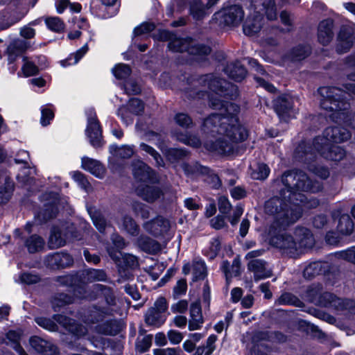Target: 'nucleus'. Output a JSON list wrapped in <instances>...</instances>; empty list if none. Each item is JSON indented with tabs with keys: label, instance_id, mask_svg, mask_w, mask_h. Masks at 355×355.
<instances>
[{
	"label": "nucleus",
	"instance_id": "603ef678",
	"mask_svg": "<svg viewBox=\"0 0 355 355\" xmlns=\"http://www.w3.org/2000/svg\"><path fill=\"white\" fill-rule=\"evenodd\" d=\"M20 281L26 285H33L40 283L42 280L40 275L37 273L31 272H23L19 276Z\"/></svg>",
	"mask_w": 355,
	"mask_h": 355
},
{
	"label": "nucleus",
	"instance_id": "c85d7f7f",
	"mask_svg": "<svg viewBox=\"0 0 355 355\" xmlns=\"http://www.w3.org/2000/svg\"><path fill=\"white\" fill-rule=\"evenodd\" d=\"M333 20L327 19L322 21L318 26V37L319 42L323 44H329L333 37Z\"/></svg>",
	"mask_w": 355,
	"mask_h": 355
},
{
	"label": "nucleus",
	"instance_id": "c756f323",
	"mask_svg": "<svg viewBox=\"0 0 355 355\" xmlns=\"http://www.w3.org/2000/svg\"><path fill=\"white\" fill-rule=\"evenodd\" d=\"M225 73L228 77L235 82L241 83L245 78L248 71L239 62L227 65L225 69Z\"/></svg>",
	"mask_w": 355,
	"mask_h": 355
},
{
	"label": "nucleus",
	"instance_id": "bb28decb",
	"mask_svg": "<svg viewBox=\"0 0 355 355\" xmlns=\"http://www.w3.org/2000/svg\"><path fill=\"white\" fill-rule=\"evenodd\" d=\"M162 153L171 164H177L190 155V151L184 148L168 147L162 150Z\"/></svg>",
	"mask_w": 355,
	"mask_h": 355
},
{
	"label": "nucleus",
	"instance_id": "37998d69",
	"mask_svg": "<svg viewBox=\"0 0 355 355\" xmlns=\"http://www.w3.org/2000/svg\"><path fill=\"white\" fill-rule=\"evenodd\" d=\"M65 330L71 334L76 340L80 339L86 333L85 327L73 318L65 327Z\"/></svg>",
	"mask_w": 355,
	"mask_h": 355
},
{
	"label": "nucleus",
	"instance_id": "f257e3e1",
	"mask_svg": "<svg viewBox=\"0 0 355 355\" xmlns=\"http://www.w3.org/2000/svg\"><path fill=\"white\" fill-rule=\"evenodd\" d=\"M284 188L279 198L270 203L275 204V222L270 230V245L288 250L290 253L302 248H310L314 244V239L309 230L305 228L297 229L295 240L282 233L288 225L295 223L302 216L303 207L311 209L318 205V200L310 199L303 192H318L321 188L319 182H312L302 171L286 172L282 178Z\"/></svg>",
	"mask_w": 355,
	"mask_h": 355
},
{
	"label": "nucleus",
	"instance_id": "f8f14e48",
	"mask_svg": "<svg viewBox=\"0 0 355 355\" xmlns=\"http://www.w3.org/2000/svg\"><path fill=\"white\" fill-rule=\"evenodd\" d=\"M318 304L323 306H332L337 310H347L355 314V301L338 298L331 293H322L318 299Z\"/></svg>",
	"mask_w": 355,
	"mask_h": 355
},
{
	"label": "nucleus",
	"instance_id": "c03bdc74",
	"mask_svg": "<svg viewBox=\"0 0 355 355\" xmlns=\"http://www.w3.org/2000/svg\"><path fill=\"white\" fill-rule=\"evenodd\" d=\"M35 322L39 327L50 332H57L59 329L58 324L52 318L39 316L35 318Z\"/></svg>",
	"mask_w": 355,
	"mask_h": 355
},
{
	"label": "nucleus",
	"instance_id": "c9c22d12",
	"mask_svg": "<svg viewBox=\"0 0 355 355\" xmlns=\"http://www.w3.org/2000/svg\"><path fill=\"white\" fill-rule=\"evenodd\" d=\"M15 189V183L9 177L5 178V182L0 187V205H6L12 198Z\"/></svg>",
	"mask_w": 355,
	"mask_h": 355
},
{
	"label": "nucleus",
	"instance_id": "0eeeda50",
	"mask_svg": "<svg viewBox=\"0 0 355 355\" xmlns=\"http://www.w3.org/2000/svg\"><path fill=\"white\" fill-rule=\"evenodd\" d=\"M87 126L85 135L88 137L90 145L95 148H101L104 141L103 139V128L98 120L94 107H91L85 110Z\"/></svg>",
	"mask_w": 355,
	"mask_h": 355
},
{
	"label": "nucleus",
	"instance_id": "6ab92c4d",
	"mask_svg": "<svg viewBox=\"0 0 355 355\" xmlns=\"http://www.w3.org/2000/svg\"><path fill=\"white\" fill-rule=\"evenodd\" d=\"M354 40V33L352 28L343 27L338 37L336 50L340 53H343L349 50Z\"/></svg>",
	"mask_w": 355,
	"mask_h": 355
},
{
	"label": "nucleus",
	"instance_id": "6e6552de",
	"mask_svg": "<svg viewBox=\"0 0 355 355\" xmlns=\"http://www.w3.org/2000/svg\"><path fill=\"white\" fill-rule=\"evenodd\" d=\"M207 85L211 92L227 100H235L239 96L238 87L224 78H211L209 74Z\"/></svg>",
	"mask_w": 355,
	"mask_h": 355
},
{
	"label": "nucleus",
	"instance_id": "473e14b6",
	"mask_svg": "<svg viewBox=\"0 0 355 355\" xmlns=\"http://www.w3.org/2000/svg\"><path fill=\"white\" fill-rule=\"evenodd\" d=\"M190 44L191 42L187 38L177 37L175 34V37H173V40L168 43L167 48L173 53L187 52L188 53Z\"/></svg>",
	"mask_w": 355,
	"mask_h": 355
},
{
	"label": "nucleus",
	"instance_id": "6e6d98bb",
	"mask_svg": "<svg viewBox=\"0 0 355 355\" xmlns=\"http://www.w3.org/2000/svg\"><path fill=\"white\" fill-rule=\"evenodd\" d=\"M87 276L89 282H104L107 279V274L103 269H89L87 272Z\"/></svg>",
	"mask_w": 355,
	"mask_h": 355
},
{
	"label": "nucleus",
	"instance_id": "f3484780",
	"mask_svg": "<svg viewBox=\"0 0 355 355\" xmlns=\"http://www.w3.org/2000/svg\"><path fill=\"white\" fill-rule=\"evenodd\" d=\"M250 355H266V331H253L250 338Z\"/></svg>",
	"mask_w": 355,
	"mask_h": 355
},
{
	"label": "nucleus",
	"instance_id": "5fc2aeb1",
	"mask_svg": "<svg viewBox=\"0 0 355 355\" xmlns=\"http://www.w3.org/2000/svg\"><path fill=\"white\" fill-rule=\"evenodd\" d=\"M17 20L10 19V12L6 10L0 11V32L9 28L17 23Z\"/></svg>",
	"mask_w": 355,
	"mask_h": 355
},
{
	"label": "nucleus",
	"instance_id": "2eb2a0df",
	"mask_svg": "<svg viewBox=\"0 0 355 355\" xmlns=\"http://www.w3.org/2000/svg\"><path fill=\"white\" fill-rule=\"evenodd\" d=\"M274 109L280 120L284 121L294 118L297 113L293 109L291 98L286 95L282 96L275 101Z\"/></svg>",
	"mask_w": 355,
	"mask_h": 355
},
{
	"label": "nucleus",
	"instance_id": "72a5a7b5",
	"mask_svg": "<svg viewBox=\"0 0 355 355\" xmlns=\"http://www.w3.org/2000/svg\"><path fill=\"white\" fill-rule=\"evenodd\" d=\"M24 244L30 254H35L44 249L45 241L41 236L34 234L26 239Z\"/></svg>",
	"mask_w": 355,
	"mask_h": 355
},
{
	"label": "nucleus",
	"instance_id": "052dcab7",
	"mask_svg": "<svg viewBox=\"0 0 355 355\" xmlns=\"http://www.w3.org/2000/svg\"><path fill=\"white\" fill-rule=\"evenodd\" d=\"M111 148H114V150H118L117 155L122 159H129L135 153L133 147L128 145H123L119 148L116 145L111 146Z\"/></svg>",
	"mask_w": 355,
	"mask_h": 355
},
{
	"label": "nucleus",
	"instance_id": "393cba45",
	"mask_svg": "<svg viewBox=\"0 0 355 355\" xmlns=\"http://www.w3.org/2000/svg\"><path fill=\"white\" fill-rule=\"evenodd\" d=\"M123 328L120 320L109 319L96 326L97 331L105 336H116L119 334Z\"/></svg>",
	"mask_w": 355,
	"mask_h": 355
},
{
	"label": "nucleus",
	"instance_id": "13d9d810",
	"mask_svg": "<svg viewBox=\"0 0 355 355\" xmlns=\"http://www.w3.org/2000/svg\"><path fill=\"white\" fill-rule=\"evenodd\" d=\"M55 113L51 107H42L41 110L40 123L42 126H46L54 119Z\"/></svg>",
	"mask_w": 355,
	"mask_h": 355
},
{
	"label": "nucleus",
	"instance_id": "423d86ee",
	"mask_svg": "<svg viewBox=\"0 0 355 355\" xmlns=\"http://www.w3.org/2000/svg\"><path fill=\"white\" fill-rule=\"evenodd\" d=\"M244 16L241 5L228 3L213 15L212 19L222 28L237 27L244 19Z\"/></svg>",
	"mask_w": 355,
	"mask_h": 355
},
{
	"label": "nucleus",
	"instance_id": "0e129e2a",
	"mask_svg": "<svg viewBox=\"0 0 355 355\" xmlns=\"http://www.w3.org/2000/svg\"><path fill=\"white\" fill-rule=\"evenodd\" d=\"M133 210L137 214H139L144 220L148 219L150 217L149 207L142 202H136L133 205Z\"/></svg>",
	"mask_w": 355,
	"mask_h": 355
},
{
	"label": "nucleus",
	"instance_id": "ea45409f",
	"mask_svg": "<svg viewBox=\"0 0 355 355\" xmlns=\"http://www.w3.org/2000/svg\"><path fill=\"white\" fill-rule=\"evenodd\" d=\"M310 54V47L306 45H299L293 48L286 56V59L292 62L300 61Z\"/></svg>",
	"mask_w": 355,
	"mask_h": 355
},
{
	"label": "nucleus",
	"instance_id": "79ce46f5",
	"mask_svg": "<svg viewBox=\"0 0 355 355\" xmlns=\"http://www.w3.org/2000/svg\"><path fill=\"white\" fill-rule=\"evenodd\" d=\"M44 22L47 28L52 32L62 33L65 30V24L59 17H46Z\"/></svg>",
	"mask_w": 355,
	"mask_h": 355
},
{
	"label": "nucleus",
	"instance_id": "09e8293b",
	"mask_svg": "<svg viewBox=\"0 0 355 355\" xmlns=\"http://www.w3.org/2000/svg\"><path fill=\"white\" fill-rule=\"evenodd\" d=\"M354 229V223L348 215H343L339 219L338 230L343 234H349Z\"/></svg>",
	"mask_w": 355,
	"mask_h": 355
},
{
	"label": "nucleus",
	"instance_id": "de8ad7c7",
	"mask_svg": "<svg viewBox=\"0 0 355 355\" xmlns=\"http://www.w3.org/2000/svg\"><path fill=\"white\" fill-rule=\"evenodd\" d=\"M221 249V241L219 237H215L210 241L209 252L202 250V254L208 257L209 260L214 259Z\"/></svg>",
	"mask_w": 355,
	"mask_h": 355
},
{
	"label": "nucleus",
	"instance_id": "39448f33",
	"mask_svg": "<svg viewBox=\"0 0 355 355\" xmlns=\"http://www.w3.org/2000/svg\"><path fill=\"white\" fill-rule=\"evenodd\" d=\"M316 152L325 159L335 162L341 160L345 156L344 150L338 146L332 145L331 143L326 145L324 142L320 141V144H317L313 141L311 146L302 144L297 148V156L303 159V155L300 153L304 154L305 162L315 156Z\"/></svg>",
	"mask_w": 355,
	"mask_h": 355
},
{
	"label": "nucleus",
	"instance_id": "2f4dec72",
	"mask_svg": "<svg viewBox=\"0 0 355 355\" xmlns=\"http://www.w3.org/2000/svg\"><path fill=\"white\" fill-rule=\"evenodd\" d=\"M208 275L207 267L205 261L201 257L193 260V282L204 280Z\"/></svg>",
	"mask_w": 355,
	"mask_h": 355
},
{
	"label": "nucleus",
	"instance_id": "dca6fc26",
	"mask_svg": "<svg viewBox=\"0 0 355 355\" xmlns=\"http://www.w3.org/2000/svg\"><path fill=\"white\" fill-rule=\"evenodd\" d=\"M31 346L42 355H58V347L50 341L37 336H31L29 339Z\"/></svg>",
	"mask_w": 355,
	"mask_h": 355
},
{
	"label": "nucleus",
	"instance_id": "bf43d9fd",
	"mask_svg": "<svg viewBox=\"0 0 355 355\" xmlns=\"http://www.w3.org/2000/svg\"><path fill=\"white\" fill-rule=\"evenodd\" d=\"M229 218V216L218 214L210 220V226L216 230H220L227 227V225L225 223V218Z\"/></svg>",
	"mask_w": 355,
	"mask_h": 355
},
{
	"label": "nucleus",
	"instance_id": "69168bd1",
	"mask_svg": "<svg viewBox=\"0 0 355 355\" xmlns=\"http://www.w3.org/2000/svg\"><path fill=\"white\" fill-rule=\"evenodd\" d=\"M153 340V335L148 334L144 336L139 344H137L136 347L140 353H145L149 351Z\"/></svg>",
	"mask_w": 355,
	"mask_h": 355
},
{
	"label": "nucleus",
	"instance_id": "412c9836",
	"mask_svg": "<svg viewBox=\"0 0 355 355\" xmlns=\"http://www.w3.org/2000/svg\"><path fill=\"white\" fill-rule=\"evenodd\" d=\"M224 137L222 136L215 140H206L203 144V148L211 153L226 155L230 148L229 141Z\"/></svg>",
	"mask_w": 355,
	"mask_h": 355
},
{
	"label": "nucleus",
	"instance_id": "a211bd4d",
	"mask_svg": "<svg viewBox=\"0 0 355 355\" xmlns=\"http://www.w3.org/2000/svg\"><path fill=\"white\" fill-rule=\"evenodd\" d=\"M145 110L144 102L137 97H132L129 99L127 107H120L117 110V116L124 119L128 112L136 116H141Z\"/></svg>",
	"mask_w": 355,
	"mask_h": 355
},
{
	"label": "nucleus",
	"instance_id": "cd10ccee",
	"mask_svg": "<svg viewBox=\"0 0 355 355\" xmlns=\"http://www.w3.org/2000/svg\"><path fill=\"white\" fill-rule=\"evenodd\" d=\"M166 320V317L153 307H150L144 314L146 324L153 328L161 327Z\"/></svg>",
	"mask_w": 355,
	"mask_h": 355
},
{
	"label": "nucleus",
	"instance_id": "3c124183",
	"mask_svg": "<svg viewBox=\"0 0 355 355\" xmlns=\"http://www.w3.org/2000/svg\"><path fill=\"white\" fill-rule=\"evenodd\" d=\"M156 28L155 24L151 21L142 22L133 29V36L138 37L143 34L150 33Z\"/></svg>",
	"mask_w": 355,
	"mask_h": 355
},
{
	"label": "nucleus",
	"instance_id": "4d7b16f0",
	"mask_svg": "<svg viewBox=\"0 0 355 355\" xmlns=\"http://www.w3.org/2000/svg\"><path fill=\"white\" fill-rule=\"evenodd\" d=\"M154 40L158 42H171L173 37H175V33L167 29H159L156 34L153 35Z\"/></svg>",
	"mask_w": 355,
	"mask_h": 355
},
{
	"label": "nucleus",
	"instance_id": "f704fd0d",
	"mask_svg": "<svg viewBox=\"0 0 355 355\" xmlns=\"http://www.w3.org/2000/svg\"><path fill=\"white\" fill-rule=\"evenodd\" d=\"M139 243L141 249L149 254L155 255L161 250L160 243L149 236L140 239Z\"/></svg>",
	"mask_w": 355,
	"mask_h": 355
},
{
	"label": "nucleus",
	"instance_id": "680f3d73",
	"mask_svg": "<svg viewBox=\"0 0 355 355\" xmlns=\"http://www.w3.org/2000/svg\"><path fill=\"white\" fill-rule=\"evenodd\" d=\"M187 291V279L182 278L178 280L176 285L174 286L173 290V294L175 297H178L182 295H184Z\"/></svg>",
	"mask_w": 355,
	"mask_h": 355
},
{
	"label": "nucleus",
	"instance_id": "7ed1b4c3",
	"mask_svg": "<svg viewBox=\"0 0 355 355\" xmlns=\"http://www.w3.org/2000/svg\"><path fill=\"white\" fill-rule=\"evenodd\" d=\"M345 91L337 87H322L318 89L321 107L331 113L329 117L336 122L345 121V123L355 130V114L348 116L345 110L349 104L343 92L348 95H355V83L343 85Z\"/></svg>",
	"mask_w": 355,
	"mask_h": 355
},
{
	"label": "nucleus",
	"instance_id": "a19ab883",
	"mask_svg": "<svg viewBox=\"0 0 355 355\" xmlns=\"http://www.w3.org/2000/svg\"><path fill=\"white\" fill-rule=\"evenodd\" d=\"M132 69L129 64L125 63H118L114 65L112 69L114 76L119 80H125L130 76Z\"/></svg>",
	"mask_w": 355,
	"mask_h": 355
},
{
	"label": "nucleus",
	"instance_id": "e2e57ef3",
	"mask_svg": "<svg viewBox=\"0 0 355 355\" xmlns=\"http://www.w3.org/2000/svg\"><path fill=\"white\" fill-rule=\"evenodd\" d=\"M321 271V263L314 262L306 266L304 270L305 277L311 278L312 277L320 274Z\"/></svg>",
	"mask_w": 355,
	"mask_h": 355
},
{
	"label": "nucleus",
	"instance_id": "1a4fd4ad",
	"mask_svg": "<svg viewBox=\"0 0 355 355\" xmlns=\"http://www.w3.org/2000/svg\"><path fill=\"white\" fill-rule=\"evenodd\" d=\"M45 200H50L44 203L43 207L35 214V218L40 224H44L57 217L59 213L58 205L60 200V195L55 191H49L44 194Z\"/></svg>",
	"mask_w": 355,
	"mask_h": 355
},
{
	"label": "nucleus",
	"instance_id": "5701e85b",
	"mask_svg": "<svg viewBox=\"0 0 355 355\" xmlns=\"http://www.w3.org/2000/svg\"><path fill=\"white\" fill-rule=\"evenodd\" d=\"M212 10L201 0H193L189 3V12L196 21H202L211 13Z\"/></svg>",
	"mask_w": 355,
	"mask_h": 355
},
{
	"label": "nucleus",
	"instance_id": "b1692460",
	"mask_svg": "<svg viewBox=\"0 0 355 355\" xmlns=\"http://www.w3.org/2000/svg\"><path fill=\"white\" fill-rule=\"evenodd\" d=\"M81 167L98 178H102L105 173V168L100 161L88 157L82 158Z\"/></svg>",
	"mask_w": 355,
	"mask_h": 355
},
{
	"label": "nucleus",
	"instance_id": "7c9ffc66",
	"mask_svg": "<svg viewBox=\"0 0 355 355\" xmlns=\"http://www.w3.org/2000/svg\"><path fill=\"white\" fill-rule=\"evenodd\" d=\"M266 262L261 259H252L248 263V269L253 272L254 280L257 282L266 278Z\"/></svg>",
	"mask_w": 355,
	"mask_h": 355
},
{
	"label": "nucleus",
	"instance_id": "9b49d317",
	"mask_svg": "<svg viewBox=\"0 0 355 355\" xmlns=\"http://www.w3.org/2000/svg\"><path fill=\"white\" fill-rule=\"evenodd\" d=\"M73 256L67 250H62L46 255L44 263L51 270H60L68 268L73 265Z\"/></svg>",
	"mask_w": 355,
	"mask_h": 355
},
{
	"label": "nucleus",
	"instance_id": "8fccbe9b",
	"mask_svg": "<svg viewBox=\"0 0 355 355\" xmlns=\"http://www.w3.org/2000/svg\"><path fill=\"white\" fill-rule=\"evenodd\" d=\"M139 147L141 150L145 151L154 159L158 166H164V162L162 157L153 147L144 142L141 143Z\"/></svg>",
	"mask_w": 355,
	"mask_h": 355
},
{
	"label": "nucleus",
	"instance_id": "774afa93",
	"mask_svg": "<svg viewBox=\"0 0 355 355\" xmlns=\"http://www.w3.org/2000/svg\"><path fill=\"white\" fill-rule=\"evenodd\" d=\"M250 6L253 12L266 15V0H251Z\"/></svg>",
	"mask_w": 355,
	"mask_h": 355
},
{
	"label": "nucleus",
	"instance_id": "864d4df0",
	"mask_svg": "<svg viewBox=\"0 0 355 355\" xmlns=\"http://www.w3.org/2000/svg\"><path fill=\"white\" fill-rule=\"evenodd\" d=\"M218 207L220 214L229 216L232 209V205L230 202L227 196H220L218 198Z\"/></svg>",
	"mask_w": 355,
	"mask_h": 355
},
{
	"label": "nucleus",
	"instance_id": "58836bf2",
	"mask_svg": "<svg viewBox=\"0 0 355 355\" xmlns=\"http://www.w3.org/2000/svg\"><path fill=\"white\" fill-rule=\"evenodd\" d=\"M211 52V48L205 44H190L188 54L196 56L197 58L204 60Z\"/></svg>",
	"mask_w": 355,
	"mask_h": 355
},
{
	"label": "nucleus",
	"instance_id": "4468645a",
	"mask_svg": "<svg viewBox=\"0 0 355 355\" xmlns=\"http://www.w3.org/2000/svg\"><path fill=\"white\" fill-rule=\"evenodd\" d=\"M350 132L345 128L335 126L327 128L323 136L316 137L314 141L317 144L322 141L324 142L326 145H329V143H339L346 141L350 138Z\"/></svg>",
	"mask_w": 355,
	"mask_h": 355
},
{
	"label": "nucleus",
	"instance_id": "a878e982",
	"mask_svg": "<svg viewBox=\"0 0 355 355\" xmlns=\"http://www.w3.org/2000/svg\"><path fill=\"white\" fill-rule=\"evenodd\" d=\"M172 136L179 142L193 148H199L202 142L200 138L190 132H183L180 130H174Z\"/></svg>",
	"mask_w": 355,
	"mask_h": 355
},
{
	"label": "nucleus",
	"instance_id": "20e7f679",
	"mask_svg": "<svg viewBox=\"0 0 355 355\" xmlns=\"http://www.w3.org/2000/svg\"><path fill=\"white\" fill-rule=\"evenodd\" d=\"M85 277L83 272L76 271L73 273L58 276L56 282L61 286H67L73 295L64 293H60L55 295L52 302V309L55 312H59L67 305L73 304L74 297L83 299L86 294Z\"/></svg>",
	"mask_w": 355,
	"mask_h": 355
},
{
	"label": "nucleus",
	"instance_id": "aec40b11",
	"mask_svg": "<svg viewBox=\"0 0 355 355\" xmlns=\"http://www.w3.org/2000/svg\"><path fill=\"white\" fill-rule=\"evenodd\" d=\"M265 15L253 13L252 17H248L243 25V33L248 36H252L260 32L263 26Z\"/></svg>",
	"mask_w": 355,
	"mask_h": 355
},
{
	"label": "nucleus",
	"instance_id": "ddd939ff",
	"mask_svg": "<svg viewBox=\"0 0 355 355\" xmlns=\"http://www.w3.org/2000/svg\"><path fill=\"white\" fill-rule=\"evenodd\" d=\"M132 175L139 182L155 184L159 182L157 172L141 160L132 164Z\"/></svg>",
	"mask_w": 355,
	"mask_h": 355
},
{
	"label": "nucleus",
	"instance_id": "4be33fe9",
	"mask_svg": "<svg viewBox=\"0 0 355 355\" xmlns=\"http://www.w3.org/2000/svg\"><path fill=\"white\" fill-rule=\"evenodd\" d=\"M137 194L147 202L153 203L163 194L162 190L157 186L144 184L137 189Z\"/></svg>",
	"mask_w": 355,
	"mask_h": 355
},
{
	"label": "nucleus",
	"instance_id": "a18cd8bd",
	"mask_svg": "<svg viewBox=\"0 0 355 355\" xmlns=\"http://www.w3.org/2000/svg\"><path fill=\"white\" fill-rule=\"evenodd\" d=\"M24 64L21 67V71L25 78L37 76L40 73L39 67L33 61H28V58H23Z\"/></svg>",
	"mask_w": 355,
	"mask_h": 355
},
{
	"label": "nucleus",
	"instance_id": "49530a36",
	"mask_svg": "<svg viewBox=\"0 0 355 355\" xmlns=\"http://www.w3.org/2000/svg\"><path fill=\"white\" fill-rule=\"evenodd\" d=\"M122 223L125 231L132 236H137L139 232V226L134 218L125 214L122 218Z\"/></svg>",
	"mask_w": 355,
	"mask_h": 355
},
{
	"label": "nucleus",
	"instance_id": "9d476101",
	"mask_svg": "<svg viewBox=\"0 0 355 355\" xmlns=\"http://www.w3.org/2000/svg\"><path fill=\"white\" fill-rule=\"evenodd\" d=\"M208 78L209 74L188 76L187 87L182 90L185 97L190 101L204 98L207 92L202 87L207 85Z\"/></svg>",
	"mask_w": 355,
	"mask_h": 355
},
{
	"label": "nucleus",
	"instance_id": "e433bc0d",
	"mask_svg": "<svg viewBox=\"0 0 355 355\" xmlns=\"http://www.w3.org/2000/svg\"><path fill=\"white\" fill-rule=\"evenodd\" d=\"M174 123L182 130H188L192 129L195 123L191 116L182 112H177L173 116Z\"/></svg>",
	"mask_w": 355,
	"mask_h": 355
},
{
	"label": "nucleus",
	"instance_id": "f03ea898",
	"mask_svg": "<svg viewBox=\"0 0 355 355\" xmlns=\"http://www.w3.org/2000/svg\"><path fill=\"white\" fill-rule=\"evenodd\" d=\"M224 112L214 114L205 118L202 128L207 133H217L228 139L229 143L237 144L245 141L249 136L248 130L240 123V107L231 102H226Z\"/></svg>",
	"mask_w": 355,
	"mask_h": 355
},
{
	"label": "nucleus",
	"instance_id": "338daca9",
	"mask_svg": "<svg viewBox=\"0 0 355 355\" xmlns=\"http://www.w3.org/2000/svg\"><path fill=\"white\" fill-rule=\"evenodd\" d=\"M27 48V43L22 41L18 44H13L12 46H10L8 51H10V56H21L26 51Z\"/></svg>",
	"mask_w": 355,
	"mask_h": 355
},
{
	"label": "nucleus",
	"instance_id": "4c0bfd02",
	"mask_svg": "<svg viewBox=\"0 0 355 355\" xmlns=\"http://www.w3.org/2000/svg\"><path fill=\"white\" fill-rule=\"evenodd\" d=\"M65 239L62 237V231L58 227H53L50 233L48 245L50 249H55L64 246Z\"/></svg>",
	"mask_w": 355,
	"mask_h": 355
}]
</instances>
